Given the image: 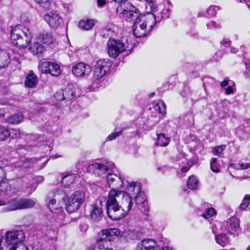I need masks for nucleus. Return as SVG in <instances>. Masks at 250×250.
<instances>
[{"mask_svg":"<svg viewBox=\"0 0 250 250\" xmlns=\"http://www.w3.org/2000/svg\"><path fill=\"white\" fill-rule=\"evenodd\" d=\"M215 227H216V225H214V227L213 226L212 227V232L215 234V241L222 247H225L229 243V238L227 236L226 232H223V231L217 234L218 231L215 229Z\"/></svg>","mask_w":250,"mask_h":250,"instance_id":"aec40b11","label":"nucleus"},{"mask_svg":"<svg viewBox=\"0 0 250 250\" xmlns=\"http://www.w3.org/2000/svg\"><path fill=\"white\" fill-rule=\"evenodd\" d=\"M155 108L156 110L159 111L161 114H164L166 112V104L163 101H159L155 105Z\"/></svg>","mask_w":250,"mask_h":250,"instance_id":"4c0bfd02","label":"nucleus"},{"mask_svg":"<svg viewBox=\"0 0 250 250\" xmlns=\"http://www.w3.org/2000/svg\"><path fill=\"white\" fill-rule=\"evenodd\" d=\"M35 181L38 183H41L44 181V178L42 176H37L35 178Z\"/></svg>","mask_w":250,"mask_h":250,"instance_id":"603ef678","label":"nucleus"},{"mask_svg":"<svg viewBox=\"0 0 250 250\" xmlns=\"http://www.w3.org/2000/svg\"><path fill=\"white\" fill-rule=\"evenodd\" d=\"M250 201V195H246L242 200L239 208L241 210H245L249 206Z\"/></svg>","mask_w":250,"mask_h":250,"instance_id":"c9c22d12","label":"nucleus"},{"mask_svg":"<svg viewBox=\"0 0 250 250\" xmlns=\"http://www.w3.org/2000/svg\"><path fill=\"white\" fill-rule=\"evenodd\" d=\"M122 133V131H120L119 132H113L107 137L106 140L107 141H111L115 139L119 135H121Z\"/></svg>","mask_w":250,"mask_h":250,"instance_id":"37998d69","label":"nucleus"},{"mask_svg":"<svg viewBox=\"0 0 250 250\" xmlns=\"http://www.w3.org/2000/svg\"><path fill=\"white\" fill-rule=\"evenodd\" d=\"M207 26L208 29H212L220 28L219 24H217L214 21H211L210 22L207 23Z\"/></svg>","mask_w":250,"mask_h":250,"instance_id":"c03bdc74","label":"nucleus"},{"mask_svg":"<svg viewBox=\"0 0 250 250\" xmlns=\"http://www.w3.org/2000/svg\"><path fill=\"white\" fill-rule=\"evenodd\" d=\"M52 62H43L41 65V70L42 72L48 73Z\"/></svg>","mask_w":250,"mask_h":250,"instance_id":"a19ab883","label":"nucleus"},{"mask_svg":"<svg viewBox=\"0 0 250 250\" xmlns=\"http://www.w3.org/2000/svg\"><path fill=\"white\" fill-rule=\"evenodd\" d=\"M192 122L193 121V117L191 114L190 115Z\"/></svg>","mask_w":250,"mask_h":250,"instance_id":"774afa93","label":"nucleus"},{"mask_svg":"<svg viewBox=\"0 0 250 250\" xmlns=\"http://www.w3.org/2000/svg\"><path fill=\"white\" fill-rule=\"evenodd\" d=\"M84 200V193L82 191L74 192L69 198L66 195L64 202L67 211L69 213L77 211Z\"/></svg>","mask_w":250,"mask_h":250,"instance_id":"423d86ee","label":"nucleus"},{"mask_svg":"<svg viewBox=\"0 0 250 250\" xmlns=\"http://www.w3.org/2000/svg\"><path fill=\"white\" fill-rule=\"evenodd\" d=\"M25 235L22 230L9 231L6 233L5 250H15L18 245L24 240Z\"/></svg>","mask_w":250,"mask_h":250,"instance_id":"6e6552de","label":"nucleus"},{"mask_svg":"<svg viewBox=\"0 0 250 250\" xmlns=\"http://www.w3.org/2000/svg\"><path fill=\"white\" fill-rule=\"evenodd\" d=\"M48 73L55 77L59 76L61 74L60 66L56 63L52 62Z\"/></svg>","mask_w":250,"mask_h":250,"instance_id":"2f4dec72","label":"nucleus"},{"mask_svg":"<svg viewBox=\"0 0 250 250\" xmlns=\"http://www.w3.org/2000/svg\"><path fill=\"white\" fill-rule=\"evenodd\" d=\"M167 5L168 8L167 9H163L162 11V19H167L169 18V11L170 8L172 7V4L171 3L170 1H167Z\"/></svg>","mask_w":250,"mask_h":250,"instance_id":"ea45409f","label":"nucleus"},{"mask_svg":"<svg viewBox=\"0 0 250 250\" xmlns=\"http://www.w3.org/2000/svg\"><path fill=\"white\" fill-rule=\"evenodd\" d=\"M106 4V1H97V5L99 7H104Z\"/></svg>","mask_w":250,"mask_h":250,"instance_id":"5fc2aeb1","label":"nucleus"},{"mask_svg":"<svg viewBox=\"0 0 250 250\" xmlns=\"http://www.w3.org/2000/svg\"><path fill=\"white\" fill-rule=\"evenodd\" d=\"M44 46L37 40L31 44L30 49L34 55H37L42 53L44 51Z\"/></svg>","mask_w":250,"mask_h":250,"instance_id":"a878e982","label":"nucleus"},{"mask_svg":"<svg viewBox=\"0 0 250 250\" xmlns=\"http://www.w3.org/2000/svg\"><path fill=\"white\" fill-rule=\"evenodd\" d=\"M76 90L71 84H68L62 90V96L64 100L70 101L73 100L75 96Z\"/></svg>","mask_w":250,"mask_h":250,"instance_id":"4be33fe9","label":"nucleus"},{"mask_svg":"<svg viewBox=\"0 0 250 250\" xmlns=\"http://www.w3.org/2000/svg\"><path fill=\"white\" fill-rule=\"evenodd\" d=\"M188 164L190 167L193 166V162L192 160H188Z\"/></svg>","mask_w":250,"mask_h":250,"instance_id":"680f3d73","label":"nucleus"},{"mask_svg":"<svg viewBox=\"0 0 250 250\" xmlns=\"http://www.w3.org/2000/svg\"><path fill=\"white\" fill-rule=\"evenodd\" d=\"M37 39L44 47L52 44L54 41L51 33L47 31H43L40 33L37 36Z\"/></svg>","mask_w":250,"mask_h":250,"instance_id":"a211bd4d","label":"nucleus"},{"mask_svg":"<svg viewBox=\"0 0 250 250\" xmlns=\"http://www.w3.org/2000/svg\"><path fill=\"white\" fill-rule=\"evenodd\" d=\"M106 182L109 187L111 188V190L121 188L123 183L120 177L109 172L106 175Z\"/></svg>","mask_w":250,"mask_h":250,"instance_id":"dca6fc26","label":"nucleus"},{"mask_svg":"<svg viewBox=\"0 0 250 250\" xmlns=\"http://www.w3.org/2000/svg\"><path fill=\"white\" fill-rule=\"evenodd\" d=\"M2 238L0 239V249L1 250L3 249V248L1 247V242H2Z\"/></svg>","mask_w":250,"mask_h":250,"instance_id":"338daca9","label":"nucleus"},{"mask_svg":"<svg viewBox=\"0 0 250 250\" xmlns=\"http://www.w3.org/2000/svg\"><path fill=\"white\" fill-rule=\"evenodd\" d=\"M226 148V145L218 146L216 147H213L212 149V152L215 155L218 156H221L223 154V152L225 150Z\"/></svg>","mask_w":250,"mask_h":250,"instance_id":"e433bc0d","label":"nucleus"},{"mask_svg":"<svg viewBox=\"0 0 250 250\" xmlns=\"http://www.w3.org/2000/svg\"><path fill=\"white\" fill-rule=\"evenodd\" d=\"M133 198L134 199L136 204L139 206L140 209H142L145 214L148 212V205L146 200V197L145 194L140 191L139 193L136 194Z\"/></svg>","mask_w":250,"mask_h":250,"instance_id":"f3484780","label":"nucleus"},{"mask_svg":"<svg viewBox=\"0 0 250 250\" xmlns=\"http://www.w3.org/2000/svg\"><path fill=\"white\" fill-rule=\"evenodd\" d=\"M127 192L122 190H110L106 201V211L109 218L119 220L125 217L132 206V198L139 193L141 188L139 183L128 182Z\"/></svg>","mask_w":250,"mask_h":250,"instance_id":"f257e3e1","label":"nucleus"},{"mask_svg":"<svg viewBox=\"0 0 250 250\" xmlns=\"http://www.w3.org/2000/svg\"><path fill=\"white\" fill-rule=\"evenodd\" d=\"M221 230L223 232H226L234 236L238 235L241 231L239 220L235 217L230 218L222 225L219 224Z\"/></svg>","mask_w":250,"mask_h":250,"instance_id":"9b49d317","label":"nucleus"},{"mask_svg":"<svg viewBox=\"0 0 250 250\" xmlns=\"http://www.w3.org/2000/svg\"><path fill=\"white\" fill-rule=\"evenodd\" d=\"M23 116L21 113H17L10 116L8 122L12 124H18L23 120Z\"/></svg>","mask_w":250,"mask_h":250,"instance_id":"c756f323","label":"nucleus"},{"mask_svg":"<svg viewBox=\"0 0 250 250\" xmlns=\"http://www.w3.org/2000/svg\"><path fill=\"white\" fill-rule=\"evenodd\" d=\"M246 47L244 45H241L240 47V50L241 51L244 52V53L243 54L244 57H245V56L247 54V52L246 51Z\"/></svg>","mask_w":250,"mask_h":250,"instance_id":"4d7b16f0","label":"nucleus"},{"mask_svg":"<svg viewBox=\"0 0 250 250\" xmlns=\"http://www.w3.org/2000/svg\"><path fill=\"white\" fill-rule=\"evenodd\" d=\"M170 142V138L166 136L164 133H157V141L155 142L156 146H167Z\"/></svg>","mask_w":250,"mask_h":250,"instance_id":"5701e85b","label":"nucleus"},{"mask_svg":"<svg viewBox=\"0 0 250 250\" xmlns=\"http://www.w3.org/2000/svg\"><path fill=\"white\" fill-rule=\"evenodd\" d=\"M23 241H24V240L22 241L21 243H20L18 245V246L16 247L15 250H29V249L27 247H25L24 246H22L21 247H20L19 245L20 244H21V243L22 242H23Z\"/></svg>","mask_w":250,"mask_h":250,"instance_id":"3c124183","label":"nucleus"},{"mask_svg":"<svg viewBox=\"0 0 250 250\" xmlns=\"http://www.w3.org/2000/svg\"><path fill=\"white\" fill-rule=\"evenodd\" d=\"M33 160L32 159L24 158L16 163V167H22L23 168H29L33 166Z\"/></svg>","mask_w":250,"mask_h":250,"instance_id":"bb28decb","label":"nucleus"},{"mask_svg":"<svg viewBox=\"0 0 250 250\" xmlns=\"http://www.w3.org/2000/svg\"><path fill=\"white\" fill-rule=\"evenodd\" d=\"M210 168L211 170L214 172H219L220 169L219 167V165L217 163L216 158H212L210 161Z\"/></svg>","mask_w":250,"mask_h":250,"instance_id":"58836bf2","label":"nucleus"},{"mask_svg":"<svg viewBox=\"0 0 250 250\" xmlns=\"http://www.w3.org/2000/svg\"><path fill=\"white\" fill-rule=\"evenodd\" d=\"M229 81L227 79H225L221 82V87H224L229 85Z\"/></svg>","mask_w":250,"mask_h":250,"instance_id":"864d4df0","label":"nucleus"},{"mask_svg":"<svg viewBox=\"0 0 250 250\" xmlns=\"http://www.w3.org/2000/svg\"><path fill=\"white\" fill-rule=\"evenodd\" d=\"M91 66L85 63L80 62L73 66L72 73L77 77H83L88 75L91 72Z\"/></svg>","mask_w":250,"mask_h":250,"instance_id":"2eb2a0df","label":"nucleus"},{"mask_svg":"<svg viewBox=\"0 0 250 250\" xmlns=\"http://www.w3.org/2000/svg\"><path fill=\"white\" fill-rule=\"evenodd\" d=\"M231 43V41L227 38L223 39L221 42V44L226 47L230 46Z\"/></svg>","mask_w":250,"mask_h":250,"instance_id":"de8ad7c7","label":"nucleus"},{"mask_svg":"<svg viewBox=\"0 0 250 250\" xmlns=\"http://www.w3.org/2000/svg\"><path fill=\"white\" fill-rule=\"evenodd\" d=\"M157 243L153 239H144L137 245L136 250H155Z\"/></svg>","mask_w":250,"mask_h":250,"instance_id":"6ab92c4d","label":"nucleus"},{"mask_svg":"<svg viewBox=\"0 0 250 250\" xmlns=\"http://www.w3.org/2000/svg\"><path fill=\"white\" fill-rule=\"evenodd\" d=\"M5 173L2 169L0 168V190L2 192L13 191L18 190V181L7 180L5 177Z\"/></svg>","mask_w":250,"mask_h":250,"instance_id":"ddd939ff","label":"nucleus"},{"mask_svg":"<svg viewBox=\"0 0 250 250\" xmlns=\"http://www.w3.org/2000/svg\"><path fill=\"white\" fill-rule=\"evenodd\" d=\"M226 93L227 94H230L233 92V88L232 85H229L226 88Z\"/></svg>","mask_w":250,"mask_h":250,"instance_id":"8fccbe9b","label":"nucleus"},{"mask_svg":"<svg viewBox=\"0 0 250 250\" xmlns=\"http://www.w3.org/2000/svg\"><path fill=\"white\" fill-rule=\"evenodd\" d=\"M75 177L73 174H69L63 176L61 180L62 184L64 187H67L72 184L75 181Z\"/></svg>","mask_w":250,"mask_h":250,"instance_id":"c85d7f7f","label":"nucleus"},{"mask_svg":"<svg viewBox=\"0 0 250 250\" xmlns=\"http://www.w3.org/2000/svg\"><path fill=\"white\" fill-rule=\"evenodd\" d=\"M3 204H5V201L0 200V206H2Z\"/></svg>","mask_w":250,"mask_h":250,"instance_id":"0e129e2a","label":"nucleus"},{"mask_svg":"<svg viewBox=\"0 0 250 250\" xmlns=\"http://www.w3.org/2000/svg\"><path fill=\"white\" fill-rule=\"evenodd\" d=\"M119 234L120 231L117 229L103 230L97 238L99 250H114L113 239Z\"/></svg>","mask_w":250,"mask_h":250,"instance_id":"39448f33","label":"nucleus"},{"mask_svg":"<svg viewBox=\"0 0 250 250\" xmlns=\"http://www.w3.org/2000/svg\"><path fill=\"white\" fill-rule=\"evenodd\" d=\"M35 205V202L32 199L19 198L8 200L3 205H6L4 208L5 211H9L32 208Z\"/></svg>","mask_w":250,"mask_h":250,"instance_id":"0eeeda50","label":"nucleus"},{"mask_svg":"<svg viewBox=\"0 0 250 250\" xmlns=\"http://www.w3.org/2000/svg\"><path fill=\"white\" fill-rule=\"evenodd\" d=\"M54 97L57 101L64 100L63 96H62V90L56 92L54 94Z\"/></svg>","mask_w":250,"mask_h":250,"instance_id":"49530a36","label":"nucleus"},{"mask_svg":"<svg viewBox=\"0 0 250 250\" xmlns=\"http://www.w3.org/2000/svg\"><path fill=\"white\" fill-rule=\"evenodd\" d=\"M38 3L43 6V4L47 5L49 4V1H38Z\"/></svg>","mask_w":250,"mask_h":250,"instance_id":"bf43d9fd","label":"nucleus"},{"mask_svg":"<svg viewBox=\"0 0 250 250\" xmlns=\"http://www.w3.org/2000/svg\"><path fill=\"white\" fill-rule=\"evenodd\" d=\"M250 167V163H242L238 164L235 165V168L238 169H246L249 168Z\"/></svg>","mask_w":250,"mask_h":250,"instance_id":"a18cd8bd","label":"nucleus"},{"mask_svg":"<svg viewBox=\"0 0 250 250\" xmlns=\"http://www.w3.org/2000/svg\"><path fill=\"white\" fill-rule=\"evenodd\" d=\"M44 19L50 27L54 29L59 28L63 23L62 17L55 11H50L45 14Z\"/></svg>","mask_w":250,"mask_h":250,"instance_id":"4468645a","label":"nucleus"},{"mask_svg":"<svg viewBox=\"0 0 250 250\" xmlns=\"http://www.w3.org/2000/svg\"><path fill=\"white\" fill-rule=\"evenodd\" d=\"M37 188V185L32 184L31 186V188L28 187L26 189V191L28 192L29 194H31L33 191H34Z\"/></svg>","mask_w":250,"mask_h":250,"instance_id":"09e8293b","label":"nucleus"},{"mask_svg":"<svg viewBox=\"0 0 250 250\" xmlns=\"http://www.w3.org/2000/svg\"><path fill=\"white\" fill-rule=\"evenodd\" d=\"M199 184L198 179L194 175L190 176L187 181V186L191 190H195Z\"/></svg>","mask_w":250,"mask_h":250,"instance_id":"cd10ccee","label":"nucleus"},{"mask_svg":"<svg viewBox=\"0 0 250 250\" xmlns=\"http://www.w3.org/2000/svg\"><path fill=\"white\" fill-rule=\"evenodd\" d=\"M133 46L131 40L124 37L121 40H117L112 38L107 42V53L113 58H116L120 54L124 51H130Z\"/></svg>","mask_w":250,"mask_h":250,"instance_id":"20e7f679","label":"nucleus"},{"mask_svg":"<svg viewBox=\"0 0 250 250\" xmlns=\"http://www.w3.org/2000/svg\"><path fill=\"white\" fill-rule=\"evenodd\" d=\"M114 167V164L109 162L105 163H96L88 166L87 172L97 176H101L109 170H112Z\"/></svg>","mask_w":250,"mask_h":250,"instance_id":"f8f14e48","label":"nucleus"},{"mask_svg":"<svg viewBox=\"0 0 250 250\" xmlns=\"http://www.w3.org/2000/svg\"><path fill=\"white\" fill-rule=\"evenodd\" d=\"M117 12L122 14L127 22H133V34L137 38L147 36L157 23L156 16L148 12L141 14L140 11L128 1H120Z\"/></svg>","mask_w":250,"mask_h":250,"instance_id":"f03ea898","label":"nucleus"},{"mask_svg":"<svg viewBox=\"0 0 250 250\" xmlns=\"http://www.w3.org/2000/svg\"><path fill=\"white\" fill-rule=\"evenodd\" d=\"M10 133V136L13 138H18L21 137L22 132L19 129H13L11 130Z\"/></svg>","mask_w":250,"mask_h":250,"instance_id":"79ce46f5","label":"nucleus"},{"mask_svg":"<svg viewBox=\"0 0 250 250\" xmlns=\"http://www.w3.org/2000/svg\"><path fill=\"white\" fill-rule=\"evenodd\" d=\"M216 214V211L213 208H208L206 211L202 214V216L205 219H208L209 218L214 216Z\"/></svg>","mask_w":250,"mask_h":250,"instance_id":"f704fd0d","label":"nucleus"},{"mask_svg":"<svg viewBox=\"0 0 250 250\" xmlns=\"http://www.w3.org/2000/svg\"><path fill=\"white\" fill-rule=\"evenodd\" d=\"M248 6L250 8V1H246Z\"/></svg>","mask_w":250,"mask_h":250,"instance_id":"69168bd1","label":"nucleus"},{"mask_svg":"<svg viewBox=\"0 0 250 250\" xmlns=\"http://www.w3.org/2000/svg\"><path fill=\"white\" fill-rule=\"evenodd\" d=\"M172 250L171 248H169L167 247H165L162 248L161 250Z\"/></svg>","mask_w":250,"mask_h":250,"instance_id":"e2e57ef3","label":"nucleus"},{"mask_svg":"<svg viewBox=\"0 0 250 250\" xmlns=\"http://www.w3.org/2000/svg\"><path fill=\"white\" fill-rule=\"evenodd\" d=\"M230 51L231 53L235 54L238 52V49L234 47H231Z\"/></svg>","mask_w":250,"mask_h":250,"instance_id":"13d9d810","label":"nucleus"},{"mask_svg":"<svg viewBox=\"0 0 250 250\" xmlns=\"http://www.w3.org/2000/svg\"><path fill=\"white\" fill-rule=\"evenodd\" d=\"M219 8L218 6L211 5L207 10L205 14V16L207 17H212L215 16L216 15V12L217 10H219Z\"/></svg>","mask_w":250,"mask_h":250,"instance_id":"72a5a7b5","label":"nucleus"},{"mask_svg":"<svg viewBox=\"0 0 250 250\" xmlns=\"http://www.w3.org/2000/svg\"><path fill=\"white\" fill-rule=\"evenodd\" d=\"M111 62L108 59H102L97 61L94 67V77L99 80L104 76L109 71Z\"/></svg>","mask_w":250,"mask_h":250,"instance_id":"9d476101","label":"nucleus"},{"mask_svg":"<svg viewBox=\"0 0 250 250\" xmlns=\"http://www.w3.org/2000/svg\"><path fill=\"white\" fill-rule=\"evenodd\" d=\"M189 170V167H183L182 168H181V171L183 172H187Z\"/></svg>","mask_w":250,"mask_h":250,"instance_id":"052dcab7","label":"nucleus"},{"mask_svg":"<svg viewBox=\"0 0 250 250\" xmlns=\"http://www.w3.org/2000/svg\"><path fill=\"white\" fill-rule=\"evenodd\" d=\"M32 35L28 28L19 25L11 31V39L13 44L20 48L27 47L31 42Z\"/></svg>","mask_w":250,"mask_h":250,"instance_id":"7ed1b4c3","label":"nucleus"},{"mask_svg":"<svg viewBox=\"0 0 250 250\" xmlns=\"http://www.w3.org/2000/svg\"><path fill=\"white\" fill-rule=\"evenodd\" d=\"M246 67L247 69H250V60H246L244 61Z\"/></svg>","mask_w":250,"mask_h":250,"instance_id":"6e6d98bb","label":"nucleus"},{"mask_svg":"<svg viewBox=\"0 0 250 250\" xmlns=\"http://www.w3.org/2000/svg\"><path fill=\"white\" fill-rule=\"evenodd\" d=\"M101 202L98 205L97 203L94 205L90 213L91 218L95 221H99L103 217V211L100 207Z\"/></svg>","mask_w":250,"mask_h":250,"instance_id":"412c9836","label":"nucleus"},{"mask_svg":"<svg viewBox=\"0 0 250 250\" xmlns=\"http://www.w3.org/2000/svg\"><path fill=\"white\" fill-rule=\"evenodd\" d=\"M37 77L34 74L28 75L25 80V84L26 86L30 88L34 87L37 84Z\"/></svg>","mask_w":250,"mask_h":250,"instance_id":"393cba45","label":"nucleus"},{"mask_svg":"<svg viewBox=\"0 0 250 250\" xmlns=\"http://www.w3.org/2000/svg\"><path fill=\"white\" fill-rule=\"evenodd\" d=\"M10 136L8 128L4 126L0 125V141H4Z\"/></svg>","mask_w":250,"mask_h":250,"instance_id":"473e14b6","label":"nucleus"},{"mask_svg":"<svg viewBox=\"0 0 250 250\" xmlns=\"http://www.w3.org/2000/svg\"><path fill=\"white\" fill-rule=\"evenodd\" d=\"M95 22L94 20L87 19L81 21L79 23V27L84 30H89L92 29L95 25Z\"/></svg>","mask_w":250,"mask_h":250,"instance_id":"b1692460","label":"nucleus"},{"mask_svg":"<svg viewBox=\"0 0 250 250\" xmlns=\"http://www.w3.org/2000/svg\"><path fill=\"white\" fill-rule=\"evenodd\" d=\"M147 2V4L146 5L147 9H149L151 10L152 12H157L159 10H161L163 7V5L162 4H160L158 5L156 4L155 3V1H146Z\"/></svg>","mask_w":250,"mask_h":250,"instance_id":"7c9ffc66","label":"nucleus"},{"mask_svg":"<svg viewBox=\"0 0 250 250\" xmlns=\"http://www.w3.org/2000/svg\"><path fill=\"white\" fill-rule=\"evenodd\" d=\"M65 197L66 193L62 189H57L54 192L49 193L48 195L47 201L50 210L55 213L61 212L62 208L59 204H56V200H62L64 202Z\"/></svg>","mask_w":250,"mask_h":250,"instance_id":"1a4fd4ad","label":"nucleus"}]
</instances>
